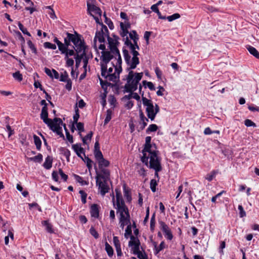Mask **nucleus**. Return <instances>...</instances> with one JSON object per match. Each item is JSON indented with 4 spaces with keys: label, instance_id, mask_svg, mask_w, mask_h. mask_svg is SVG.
Here are the masks:
<instances>
[{
    "label": "nucleus",
    "instance_id": "obj_1",
    "mask_svg": "<svg viewBox=\"0 0 259 259\" xmlns=\"http://www.w3.org/2000/svg\"><path fill=\"white\" fill-rule=\"evenodd\" d=\"M66 37L64 38L65 45L60 50L61 53H67L69 56H74L80 53L82 50H87L88 46L82 36L74 31L73 34L66 32Z\"/></svg>",
    "mask_w": 259,
    "mask_h": 259
},
{
    "label": "nucleus",
    "instance_id": "obj_2",
    "mask_svg": "<svg viewBox=\"0 0 259 259\" xmlns=\"http://www.w3.org/2000/svg\"><path fill=\"white\" fill-rule=\"evenodd\" d=\"M128 72V74L126 77L127 82L124 85V92L133 93L137 90L138 84L143 77V72L135 73L134 78L133 71L130 70Z\"/></svg>",
    "mask_w": 259,
    "mask_h": 259
},
{
    "label": "nucleus",
    "instance_id": "obj_3",
    "mask_svg": "<svg viewBox=\"0 0 259 259\" xmlns=\"http://www.w3.org/2000/svg\"><path fill=\"white\" fill-rule=\"evenodd\" d=\"M102 56L101 57V74L102 76H105V72L107 70V64L114 58V55L112 54L110 50L107 51H102Z\"/></svg>",
    "mask_w": 259,
    "mask_h": 259
},
{
    "label": "nucleus",
    "instance_id": "obj_4",
    "mask_svg": "<svg viewBox=\"0 0 259 259\" xmlns=\"http://www.w3.org/2000/svg\"><path fill=\"white\" fill-rule=\"evenodd\" d=\"M96 185L98 186L99 189H100V193L102 196H104L106 193H108L109 190V187L107 185L105 177L102 174H99L97 170H96Z\"/></svg>",
    "mask_w": 259,
    "mask_h": 259
},
{
    "label": "nucleus",
    "instance_id": "obj_5",
    "mask_svg": "<svg viewBox=\"0 0 259 259\" xmlns=\"http://www.w3.org/2000/svg\"><path fill=\"white\" fill-rule=\"evenodd\" d=\"M142 100L144 106H146V112L148 118L150 119L151 121H153L154 120V106L152 101L144 97V93L142 94Z\"/></svg>",
    "mask_w": 259,
    "mask_h": 259
},
{
    "label": "nucleus",
    "instance_id": "obj_6",
    "mask_svg": "<svg viewBox=\"0 0 259 259\" xmlns=\"http://www.w3.org/2000/svg\"><path fill=\"white\" fill-rule=\"evenodd\" d=\"M61 124H63V121L60 118L55 117L53 119V121L48 125L49 128L53 132L56 133V134L60 136V137L64 139V136L62 133V127Z\"/></svg>",
    "mask_w": 259,
    "mask_h": 259
},
{
    "label": "nucleus",
    "instance_id": "obj_7",
    "mask_svg": "<svg viewBox=\"0 0 259 259\" xmlns=\"http://www.w3.org/2000/svg\"><path fill=\"white\" fill-rule=\"evenodd\" d=\"M158 152H153L150 156L148 167L154 169L162 168L161 164V158L158 156Z\"/></svg>",
    "mask_w": 259,
    "mask_h": 259
},
{
    "label": "nucleus",
    "instance_id": "obj_8",
    "mask_svg": "<svg viewBox=\"0 0 259 259\" xmlns=\"http://www.w3.org/2000/svg\"><path fill=\"white\" fill-rule=\"evenodd\" d=\"M101 29L100 30H98L96 32L95 36L94 38V43H96V39H98L100 43H104L105 41V37L107 38L109 36V32L107 26L101 23Z\"/></svg>",
    "mask_w": 259,
    "mask_h": 259
},
{
    "label": "nucleus",
    "instance_id": "obj_9",
    "mask_svg": "<svg viewBox=\"0 0 259 259\" xmlns=\"http://www.w3.org/2000/svg\"><path fill=\"white\" fill-rule=\"evenodd\" d=\"M119 213V225L120 227L123 229L125 226L131 224L130 222V214L128 209L125 210L124 211H118Z\"/></svg>",
    "mask_w": 259,
    "mask_h": 259
},
{
    "label": "nucleus",
    "instance_id": "obj_10",
    "mask_svg": "<svg viewBox=\"0 0 259 259\" xmlns=\"http://www.w3.org/2000/svg\"><path fill=\"white\" fill-rule=\"evenodd\" d=\"M159 228L164 234L165 237L167 240H171L173 235L168 226L163 221H159Z\"/></svg>",
    "mask_w": 259,
    "mask_h": 259
},
{
    "label": "nucleus",
    "instance_id": "obj_11",
    "mask_svg": "<svg viewBox=\"0 0 259 259\" xmlns=\"http://www.w3.org/2000/svg\"><path fill=\"white\" fill-rule=\"evenodd\" d=\"M132 54L133 56L132 59L131 67H128L126 69V71L132 70L136 68L137 65L140 63L139 58L138 56L140 55L139 53L136 50H133Z\"/></svg>",
    "mask_w": 259,
    "mask_h": 259
},
{
    "label": "nucleus",
    "instance_id": "obj_12",
    "mask_svg": "<svg viewBox=\"0 0 259 259\" xmlns=\"http://www.w3.org/2000/svg\"><path fill=\"white\" fill-rule=\"evenodd\" d=\"M48 108L46 109L45 107H42L40 114V119H42L45 123L48 126L50 125L53 121V119H51L48 118Z\"/></svg>",
    "mask_w": 259,
    "mask_h": 259
},
{
    "label": "nucleus",
    "instance_id": "obj_13",
    "mask_svg": "<svg viewBox=\"0 0 259 259\" xmlns=\"http://www.w3.org/2000/svg\"><path fill=\"white\" fill-rule=\"evenodd\" d=\"M72 148L75 152L78 157L83 159V157L81 154H83L85 156V150L81 147V144L76 143L72 145Z\"/></svg>",
    "mask_w": 259,
    "mask_h": 259
},
{
    "label": "nucleus",
    "instance_id": "obj_14",
    "mask_svg": "<svg viewBox=\"0 0 259 259\" xmlns=\"http://www.w3.org/2000/svg\"><path fill=\"white\" fill-rule=\"evenodd\" d=\"M139 116L140 118V124H141V126L140 127V130L139 131H142L147 125V122L149 121V118L145 117L141 109L139 110Z\"/></svg>",
    "mask_w": 259,
    "mask_h": 259
},
{
    "label": "nucleus",
    "instance_id": "obj_15",
    "mask_svg": "<svg viewBox=\"0 0 259 259\" xmlns=\"http://www.w3.org/2000/svg\"><path fill=\"white\" fill-rule=\"evenodd\" d=\"M116 209L117 213H118V211H124L125 210L128 209L127 207L125 205L124 200L121 198H116Z\"/></svg>",
    "mask_w": 259,
    "mask_h": 259
},
{
    "label": "nucleus",
    "instance_id": "obj_16",
    "mask_svg": "<svg viewBox=\"0 0 259 259\" xmlns=\"http://www.w3.org/2000/svg\"><path fill=\"white\" fill-rule=\"evenodd\" d=\"M116 209L117 213H118V211H124L125 210L128 209L127 207L125 205L124 200L121 198H116Z\"/></svg>",
    "mask_w": 259,
    "mask_h": 259
},
{
    "label": "nucleus",
    "instance_id": "obj_17",
    "mask_svg": "<svg viewBox=\"0 0 259 259\" xmlns=\"http://www.w3.org/2000/svg\"><path fill=\"white\" fill-rule=\"evenodd\" d=\"M88 11L89 12L90 14H92L91 12H94L95 14L99 15L100 16H101L102 11L100 8L94 5H92L90 3H87Z\"/></svg>",
    "mask_w": 259,
    "mask_h": 259
},
{
    "label": "nucleus",
    "instance_id": "obj_18",
    "mask_svg": "<svg viewBox=\"0 0 259 259\" xmlns=\"http://www.w3.org/2000/svg\"><path fill=\"white\" fill-rule=\"evenodd\" d=\"M86 50H82L81 53L76 54L74 59H75V67L78 68L80 65L81 60L86 56Z\"/></svg>",
    "mask_w": 259,
    "mask_h": 259
},
{
    "label": "nucleus",
    "instance_id": "obj_19",
    "mask_svg": "<svg viewBox=\"0 0 259 259\" xmlns=\"http://www.w3.org/2000/svg\"><path fill=\"white\" fill-rule=\"evenodd\" d=\"M90 213L92 217L98 219L99 217V206L97 204H93L91 206Z\"/></svg>",
    "mask_w": 259,
    "mask_h": 259
},
{
    "label": "nucleus",
    "instance_id": "obj_20",
    "mask_svg": "<svg viewBox=\"0 0 259 259\" xmlns=\"http://www.w3.org/2000/svg\"><path fill=\"white\" fill-rule=\"evenodd\" d=\"M107 40L109 44V48L112 54L118 53L119 50L118 48H116V46H115L114 40L112 38L110 37V36L108 37Z\"/></svg>",
    "mask_w": 259,
    "mask_h": 259
},
{
    "label": "nucleus",
    "instance_id": "obj_21",
    "mask_svg": "<svg viewBox=\"0 0 259 259\" xmlns=\"http://www.w3.org/2000/svg\"><path fill=\"white\" fill-rule=\"evenodd\" d=\"M123 189L124 196L126 198V201L127 202L130 203L132 200L131 193V190L130 189L126 188V184H124L123 185Z\"/></svg>",
    "mask_w": 259,
    "mask_h": 259
},
{
    "label": "nucleus",
    "instance_id": "obj_22",
    "mask_svg": "<svg viewBox=\"0 0 259 259\" xmlns=\"http://www.w3.org/2000/svg\"><path fill=\"white\" fill-rule=\"evenodd\" d=\"M123 57L125 62L128 67H131L132 60H131V56L128 53V51L124 48L122 49Z\"/></svg>",
    "mask_w": 259,
    "mask_h": 259
},
{
    "label": "nucleus",
    "instance_id": "obj_23",
    "mask_svg": "<svg viewBox=\"0 0 259 259\" xmlns=\"http://www.w3.org/2000/svg\"><path fill=\"white\" fill-rule=\"evenodd\" d=\"M152 244L154 246V253L155 254H158L160 251H161V250H162L165 247V242L164 241H162L159 246L158 247H157V243L155 241H153L152 242Z\"/></svg>",
    "mask_w": 259,
    "mask_h": 259
},
{
    "label": "nucleus",
    "instance_id": "obj_24",
    "mask_svg": "<svg viewBox=\"0 0 259 259\" xmlns=\"http://www.w3.org/2000/svg\"><path fill=\"white\" fill-rule=\"evenodd\" d=\"M102 77L107 78L109 81L115 82L116 80L119 79V75H116L115 73L111 74H107V71L105 72V76H102Z\"/></svg>",
    "mask_w": 259,
    "mask_h": 259
},
{
    "label": "nucleus",
    "instance_id": "obj_25",
    "mask_svg": "<svg viewBox=\"0 0 259 259\" xmlns=\"http://www.w3.org/2000/svg\"><path fill=\"white\" fill-rule=\"evenodd\" d=\"M59 151L61 154H62L66 157L67 161L69 162L71 153L69 149L64 147H60L59 148Z\"/></svg>",
    "mask_w": 259,
    "mask_h": 259
},
{
    "label": "nucleus",
    "instance_id": "obj_26",
    "mask_svg": "<svg viewBox=\"0 0 259 259\" xmlns=\"http://www.w3.org/2000/svg\"><path fill=\"white\" fill-rule=\"evenodd\" d=\"M53 158L50 156H48L43 164V166L47 169H50L52 166Z\"/></svg>",
    "mask_w": 259,
    "mask_h": 259
},
{
    "label": "nucleus",
    "instance_id": "obj_27",
    "mask_svg": "<svg viewBox=\"0 0 259 259\" xmlns=\"http://www.w3.org/2000/svg\"><path fill=\"white\" fill-rule=\"evenodd\" d=\"M153 146L156 147V144L155 143H153V144H152L151 143L145 144L144 147L143 149V152H147L150 154V155H151V153H152L153 152H158V151H152L151 150V148Z\"/></svg>",
    "mask_w": 259,
    "mask_h": 259
},
{
    "label": "nucleus",
    "instance_id": "obj_28",
    "mask_svg": "<svg viewBox=\"0 0 259 259\" xmlns=\"http://www.w3.org/2000/svg\"><path fill=\"white\" fill-rule=\"evenodd\" d=\"M132 32L134 34L135 36H132L130 35V38L134 41V45L135 49L139 50L140 47L138 44V40H139L138 35L136 30H132Z\"/></svg>",
    "mask_w": 259,
    "mask_h": 259
},
{
    "label": "nucleus",
    "instance_id": "obj_29",
    "mask_svg": "<svg viewBox=\"0 0 259 259\" xmlns=\"http://www.w3.org/2000/svg\"><path fill=\"white\" fill-rule=\"evenodd\" d=\"M42 225L46 227V231L50 233H53L54 230L52 225L49 223L48 220L43 221L41 222Z\"/></svg>",
    "mask_w": 259,
    "mask_h": 259
},
{
    "label": "nucleus",
    "instance_id": "obj_30",
    "mask_svg": "<svg viewBox=\"0 0 259 259\" xmlns=\"http://www.w3.org/2000/svg\"><path fill=\"white\" fill-rule=\"evenodd\" d=\"M100 85L102 87V88L104 90L105 92H106V91H107V88L108 87H112L113 84L108 82L106 80H103L102 79L99 77Z\"/></svg>",
    "mask_w": 259,
    "mask_h": 259
},
{
    "label": "nucleus",
    "instance_id": "obj_31",
    "mask_svg": "<svg viewBox=\"0 0 259 259\" xmlns=\"http://www.w3.org/2000/svg\"><path fill=\"white\" fill-rule=\"evenodd\" d=\"M6 118V122L5 123L6 124V129L7 131L8 132V137H11L12 135L14 134V131L12 129L11 126L9 124V120L10 119V118L9 116H6L5 117Z\"/></svg>",
    "mask_w": 259,
    "mask_h": 259
},
{
    "label": "nucleus",
    "instance_id": "obj_32",
    "mask_svg": "<svg viewBox=\"0 0 259 259\" xmlns=\"http://www.w3.org/2000/svg\"><path fill=\"white\" fill-rule=\"evenodd\" d=\"M33 138L36 149L37 150H40L41 147V141L40 139L36 135H33Z\"/></svg>",
    "mask_w": 259,
    "mask_h": 259
},
{
    "label": "nucleus",
    "instance_id": "obj_33",
    "mask_svg": "<svg viewBox=\"0 0 259 259\" xmlns=\"http://www.w3.org/2000/svg\"><path fill=\"white\" fill-rule=\"evenodd\" d=\"M247 50L251 55H252L256 58L259 59V52L255 48L249 46L248 47H247Z\"/></svg>",
    "mask_w": 259,
    "mask_h": 259
},
{
    "label": "nucleus",
    "instance_id": "obj_34",
    "mask_svg": "<svg viewBox=\"0 0 259 259\" xmlns=\"http://www.w3.org/2000/svg\"><path fill=\"white\" fill-rule=\"evenodd\" d=\"M73 177L75 179L76 181L80 184L81 185L83 186L88 185L89 183L87 181L83 180L82 179V178L80 176L77 175L76 174H74Z\"/></svg>",
    "mask_w": 259,
    "mask_h": 259
},
{
    "label": "nucleus",
    "instance_id": "obj_35",
    "mask_svg": "<svg viewBox=\"0 0 259 259\" xmlns=\"http://www.w3.org/2000/svg\"><path fill=\"white\" fill-rule=\"evenodd\" d=\"M98 162L99 163V166L100 168H103L102 167L103 166L108 167L110 164L109 161L105 159L104 158H103L102 159H100Z\"/></svg>",
    "mask_w": 259,
    "mask_h": 259
},
{
    "label": "nucleus",
    "instance_id": "obj_36",
    "mask_svg": "<svg viewBox=\"0 0 259 259\" xmlns=\"http://www.w3.org/2000/svg\"><path fill=\"white\" fill-rule=\"evenodd\" d=\"M218 173V170H213L209 174H208L205 176V179L209 182H211L213 178L215 177L216 175Z\"/></svg>",
    "mask_w": 259,
    "mask_h": 259
},
{
    "label": "nucleus",
    "instance_id": "obj_37",
    "mask_svg": "<svg viewBox=\"0 0 259 259\" xmlns=\"http://www.w3.org/2000/svg\"><path fill=\"white\" fill-rule=\"evenodd\" d=\"M142 152L143 153V156L141 158V160L143 163H144V164L145 165H146L147 166H148V165H149L148 159H149V158L150 159V157H149L148 156H147V154H146L147 152H143V150H142Z\"/></svg>",
    "mask_w": 259,
    "mask_h": 259
},
{
    "label": "nucleus",
    "instance_id": "obj_38",
    "mask_svg": "<svg viewBox=\"0 0 259 259\" xmlns=\"http://www.w3.org/2000/svg\"><path fill=\"white\" fill-rule=\"evenodd\" d=\"M112 111L111 109H109L106 111V116L104 121V124H107L111 119L112 118Z\"/></svg>",
    "mask_w": 259,
    "mask_h": 259
},
{
    "label": "nucleus",
    "instance_id": "obj_39",
    "mask_svg": "<svg viewBox=\"0 0 259 259\" xmlns=\"http://www.w3.org/2000/svg\"><path fill=\"white\" fill-rule=\"evenodd\" d=\"M131 235H132V225L129 224L125 229L124 237L128 239L129 237H131Z\"/></svg>",
    "mask_w": 259,
    "mask_h": 259
},
{
    "label": "nucleus",
    "instance_id": "obj_40",
    "mask_svg": "<svg viewBox=\"0 0 259 259\" xmlns=\"http://www.w3.org/2000/svg\"><path fill=\"white\" fill-rule=\"evenodd\" d=\"M120 27L122 30V31L120 32V35H121V36L122 37L127 36V34L129 33L128 30H127L126 28L124 27L123 22H120Z\"/></svg>",
    "mask_w": 259,
    "mask_h": 259
},
{
    "label": "nucleus",
    "instance_id": "obj_41",
    "mask_svg": "<svg viewBox=\"0 0 259 259\" xmlns=\"http://www.w3.org/2000/svg\"><path fill=\"white\" fill-rule=\"evenodd\" d=\"M42 155L41 153H38L36 156L30 157L29 159L35 162L40 163L42 160Z\"/></svg>",
    "mask_w": 259,
    "mask_h": 259
},
{
    "label": "nucleus",
    "instance_id": "obj_42",
    "mask_svg": "<svg viewBox=\"0 0 259 259\" xmlns=\"http://www.w3.org/2000/svg\"><path fill=\"white\" fill-rule=\"evenodd\" d=\"M158 181L155 179H152L150 183V187L151 191L153 192H155L156 191V186L158 185Z\"/></svg>",
    "mask_w": 259,
    "mask_h": 259
},
{
    "label": "nucleus",
    "instance_id": "obj_43",
    "mask_svg": "<svg viewBox=\"0 0 259 259\" xmlns=\"http://www.w3.org/2000/svg\"><path fill=\"white\" fill-rule=\"evenodd\" d=\"M158 130V126L155 124H151L146 129V133L149 134L151 132H156Z\"/></svg>",
    "mask_w": 259,
    "mask_h": 259
},
{
    "label": "nucleus",
    "instance_id": "obj_44",
    "mask_svg": "<svg viewBox=\"0 0 259 259\" xmlns=\"http://www.w3.org/2000/svg\"><path fill=\"white\" fill-rule=\"evenodd\" d=\"M143 85L145 86V88H146V85H147V87L151 90V91H155V88L153 84V83L152 82L150 81H147L146 80H143L142 81Z\"/></svg>",
    "mask_w": 259,
    "mask_h": 259
},
{
    "label": "nucleus",
    "instance_id": "obj_45",
    "mask_svg": "<svg viewBox=\"0 0 259 259\" xmlns=\"http://www.w3.org/2000/svg\"><path fill=\"white\" fill-rule=\"evenodd\" d=\"M155 214L153 213L152 215L150 220V231L152 232H154L155 230Z\"/></svg>",
    "mask_w": 259,
    "mask_h": 259
},
{
    "label": "nucleus",
    "instance_id": "obj_46",
    "mask_svg": "<svg viewBox=\"0 0 259 259\" xmlns=\"http://www.w3.org/2000/svg\"><path fill=\"white\" fill-rule=\"evenodd\" d=\"M105 250L109 256H112L113 254V249L112 247L108 243H105Z\"/></svg>",
    "mask_w": 259,
    "mask_h": 259
},
{
    "label": "nucleus",
    "instance_id": "obj_47",
    "mask_svg": "<svg viewBox=\"0 0 259 259\" xmlns=\"http://www.w3.org/2000/svg\"><path fill=\"white\" fill-rule=\"evenodd\" d=\"M87 164V166L90 170L92 167L93 161L88 156H84V158L82 159Z\"/></svg>",
    "mask_w": 259,
    "mask_h": 259
},
{
    "label": "nucleus",
    "instance_id": "obj_48",
    "mask_svg": "<svg viewBox=\"0 0 259 259\" xmlns=\"http://www.w3.org/2000/svg\"><path fill=\"white\" fill-rule=\"evenodd\" d=\"M75 114L73 115V121L72 123H77L78 120L79 118V110L77 108V104L76 105L75 108Z\"/></svg>",
    "mask_w": 259,
    "mask_h": 259
},
{
    "label": "nucleus",
    "instance_id": "obj_49",
    "mask_svg": "<svg viewBox=\"0 0 259 259\" xmlns=\"http://www.w3.org/2000/svg\"><path fill=\"white\" fill-rule=\"evenodd\" d=\"M27 44L28 47L31 49L32 52L35 55L37 54V51L34 45L32 43V42L30 40H28L27 41Z\"/></svg>",
    "mask_w": 259,
    "mask_h": 259
},
{
    "label": "nucleus",
    "instance_id": "obj_50",
    "mask_svg": "<svg viewBox=\"0 0 259 259\" xmlns=\"http://www.w3.org/2000/svg\"><path fill=\"white\" fill-rule=\"evenodd\" d=\"M181 16L179 13H175L172 15L166 17V19H167L168 21L171 22L176 19L180 18Z\"/></svg>",
    "mask_w": 259,
    "mask_h": 259
},
{
    "label": "nucleus",
    "instance_id": "obj_51",
    "mask_svg": "<svg viewBox=\"0 0 259 259\" xmlns=\"http://www.w3.org/2000/svg\"><path fill=\"white\" fill-rule=\"evenodd\" d=\"M53 41L54 42H55L57 45L58 49L60 51L61 50H62V49H63V48L64 47V46H65V42L64 43H62L56 37H55V38L53 39Z\"/></svg>",
    "mask_w": 259,
    "mask_h": 259
},
{
    "label": "nucleus",
    "instance_id": "obj_52",
    "mask_svg": "<svg viewBox=\"0 0 259 259\" xmlns=\"http://www.w3.org/2000/svg\"><path fill=\"white\" fill-rule=\"evenodd\" d=\"M93 135V132L92 131H91L85 137L82 138V141L83 144H87V140H89L90 141H91Z\"/></svg>",
    "mask_w": 259,
    "mask_h": 259
},
{
    "label": "nucleus",
    "instance_id": "obj_53",
    "mask_svg": "<svg viewBox=\"0 0 259 259\" xmlns=\"http://www.w3.org/2000/svg\"><path fill=\"white\" fill-rule=\"evenodd\" d=\"M131 240L128 242V245L130 246H133L136 245L138 243L137 240H139L138 238L135 237L133 235H131Z\"/></svg>",
    "mask_w": 259,
    "mask_h": 259
},
{
    "label": "nucleus",
    "instance_id": "obj_54",
    "mask_svg": "<svg viewBox=\"0 0 259 259\" xmlns=\"http://www.w3.org/2000/svg\"><path fill=\"white\" fill-rule=\"evenodd\" d=\"M104 16L105 17V22L108 25L109 28L110 29H111V30L113 29L114 27V24H113L112 21L110 19L106 17L105 14H104Z\"/></svg>",
    "mask_w": 259,
    "mask_h": 259
},
{
    "label": "nucleus",
    "instance_id": "obj_55",
    "mask_svg": "<svg viewBox=\"0 0 259 259\" xmlns=\"http://www.w3.org/2000/svg\"><path fill=\"white\" fill-rule=\"evenodd\" d=\"M138 243L135 245L133 246L134 247L132 248L133 250V253L134 254H138L139 252L141 251L140 250V242L139 240H137Z\"/></svg>",
    "mask_w": 259,
    "mask_h": 259
},
{
    "label": "nucleus",
    "instance_id": "obj_56",
    "mask_svg": "<svg viewBox=\"0 0 259 259\" xmlns=\"http://www.w3.org/2000/svg\"><path fill=\"white\" fill-rule=\"evenodd\" d=\"M13 77L17 80L21 81L23 79L22 75L20 73V71H18L13 73Z\"/></svg>",
    "mask_w": 259,
    "mask_h": 259
},
{
    "label": "nucleus",
    "instance_id": "obj_57",
    "mask_svg": "<svg viewBox=\"0 0 259 259\" xmlns=\"http://www.w3.org/2000/svg\"><path fill=\"white\" fill-rule=\"evenodd\" d=\"M44 47L46 49H50L52 50H55L57 48L56 45L52 44L50 42H45L44 44Z\"/></svg>",
    "mask_w": 259,
    "mask_h": 259
},
{
    "label": "nucleus",
    "instance_id": "obj_58",
    "mask_svg": "<svg viewBox=\"0 0 259 259\" xmlns=\"http://www.w3.org/2000/svg\"><path fill=\"white\" fill-rule=\"evenodd\" d=\"M79 193L81 195L82 203L83 204L86 203L87 194L83 190H80Z\"/></svg>",
    "mask_w": 259,
    "mask_h": 259
},
{
    "label": "nucleus",
    "instance_id": "obj_59",
    "mask_svg": "<svg viewBox=\"0 0 259 259\" xmlns=\"http://www.w3.org/2000/svg\"><path fill=\"white\" fill-rule=\"evenodd\" d=\"M90 234L94 237L95 238L97 239L99 238V234L97 231L95 230L93 226H92L90 229Z\"/></svg>",
    "mask_w": 259,
    "mask_h": 259
},
{
    "label": "nucleus",
    "instance_id": "obj_60",
    "mask_svg": "<svg viewBox=\"0 0 259 259\" xmlns=\"http://www.w3.org/2000/svg\"><path fill=\"white\" fill-rule=\"evenodd\" d=\"M113 54L115 56H117V63H116V64L115 65V66H121V65H122V59H121V55H120V52L119 51L118 53H114Z\"/></svg>",
    "mask_w": 259,
    "mask_h": 259
},
{
    "label": "nucleus",
    "instance_id": "obj_61",
    "mask_svg": "<svg viewBox=\"0 0 259 259\" xmlns=\"http://www.w3.org/2000/svg\"><path fill=\"white\" fill-rule=\"evenodd\" d=\"M108 101L111 106H113V108L115 107V103L116 100L115 97L113 95H110L108 98Z\"/></svg>",
    "mask_w": 259,
    "mask_h": 259
},
{
    "label": "nucleus",
    "instance_id": "obj_62",
    "mask_svg": "<svg viewBox=\"0 0 259 259\" xmlns=\"http://www.w3.org/2000/svg\"><path fill=\"white\" fill-rule=\"evenodd\" d=\"M94 153L95 157L98 161L104 158L102 153L101 151L94 152Z\"/></svg>",
    "mask_w": 259,
    "mask_h": 259
},
{
    "label": "nucleus",
    "instance_id": "obj_63",
    "mask_svg": "<svg viewBox=\"0 0 259 259\" xmlns=\"http://www.w3.org/2000/svg\"><path fill=\"white\" fill-rule=\"evenodd\" d=\"M244 124L247 127L253 126L256 127V124L250 119H247L244 121Z\"/></svg>",
    "mask_w": 259,
    "mask_h": 259
},
{
    "label": "nucleus",
    "instance_id": "obj_64",
    "mask_svg": "<svg viewBox=\"0 0 259 259\" xmlns=\"http://www.w3.org/2000/svg\"><path fill=\"white\" fill-rule=\"evenodd\" d=\"M238 210L239 211V216L240 218H243L246 216V214L244 211L243 206L241 205H238Z\"/></svg>",
    "mask_w": 259,
    "mask_h": 259
}]
</instances>
